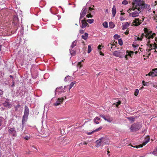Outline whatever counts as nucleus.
Listing matches in <instances>:
<instances>
[{"label":"nucleus","mask_w":157,"mask_h":157,"mask_svg":"<svg viewBox=\"0 0 157 157\" xmlns=\"http://www.w3.org/2000/svg\"><path fill=\"white\" fill-rule=\"evenodd\" d=\"M122 53L121 52L119 51H116L113 52V55L117 57H121L122 55L121 53Z\"/></svg>","instance_id":"f8f14e48"},{"label":"nucleus","mask_w":157,"mask_h":157,"mask_svg":"<svg viewBox=\"0 0 157 157\" xmlns=\"http://www.w3.org/2000/svg\"><path fill=\"white\" fill-rule=\"evenodd\" d=\"M14 86V82H13V83L12 85V86Z\"/></svg>","instance_id":"338daca9"},{"label":"nucleus","mask_w":157,"mask_h":157,"mask_svg":"<svg viewBox=\"0 0 157 157\" xmlns=\"http://www.w3.org/2000/svg\"><path fill=\"white\" fill-rule=\"evenodd\" d=\"M57 16L58 17V20H59L60 19V18H61V16H60V15H57Z\"/></svg>","instance_id":"e2e57ef3"},{"label":"nucleus","mask_w":157,"mask_h":157,"mask_svg":"<svg viewBox=\"0 0 157 157\" xmlns=\"http://www.w3.org/2000/svg\"><path fill=\"white\" fill-rule=\"evenodd\" d=\"M9 100L8 98H5L4 102L2 103L4 107L8 108H10L12 106L11 103L9 102Z\"/></svg>","instance_id":"39448f33"},{"label":"nucleus","mask_w":157,"mask_h":157,"mask_svg":"<svg viewBox=\"0 0 157 157\" xmlns=\"http://www.w3.org/2000/svg\"><path fill=\"white\" fill-rule=\"evenodd\" d=\"M77 66L79 68H81L82 67V65L81 64V62H80L78 63Z\"/></svg>","instance_id":"e433bc0d"},{"label":"nucleus","mask_w":157,"mask_h":157,"mask_svg":"<svg viewBox=\"0 0 157 157\" xmlns=\"http://www.w3.org/2000/svg\"><path fill=\"white\" fill-rule=\"evenodd\" d=\"M24 138L26 140H28L29 139V136H25V137H24Z\"/></svg>","instance_id":"5fc2aeb1"},{"label":"nucleus","mask_w":157,"mask_h":157,"mask_svg":"<svg viewBox=\"0 0 157 157\" xmlns=\"http://www.w3.org/2000/svg\"><path fill=\"white\" fill-rule=\"evenodd\" d=\"M15 129V127H13L10 128L8 130V132L10 135L13 136H17V132Z\"/></svg>","instance_id":"1a4fd4ad"},{"label":"nucleus","mask_w":157,"mask_h":157,"mask_svg":"<svg viewBox=\"0 0 157 157\" xmlns=\"http://www.w3.org/2000/svg\"><path fill=\"white\" fill-rule=\"evenodd\" d=\"M71 79V77L69 75L67 76L64 79V81L66 82Z\"/></svg>","instance_id":"7c9ffc66"},{"label":"nucleus","mask_w":157,"mask_h":157,"mask_svg":"<svg viewBox=\"0 0 157 157\" xmlns=\"http://www.w3.org/2000/svg\"><path fill=\"white\" fill-rule=\"evenodd\" d=\"M141 23V20H139V18H136L135 20L133 21L132 25L137 26L140 25Z\"/></svg>","instance_id":"9d476101"},{"label":"nucleus","mask_w":157,"mask_h":157,"mask_svg":"<svg viewBox=\"0 0 157 157\" xmlns=\"http://www.w3.org/2000/svg\"><path fill=\"white\" fill-rule=\"evenodd\" d=\"M112 15H113V17H115L116 13V8L114 6H113V8L112 9Z\"/></svg>","instance_id":"412c9836"},{"label":"nucleus","mask_w":157,"mask_h":157,"mask_svg":"<svg viewBox=\"0 0 157 157\" xmlns=\"http://www.w3.org/2000/svg\"><path fill=\"white\" fill-rule=\"evenodd\" d=\"M124 14H125V13H121V15H124Z\"/></svg>","instance_id":"774afa93"},{"label":"nucleus","mask_w":157,"mask_h":157,"mask_svg":"<svg viewBox=\"0 0 157 157\" xmlns=\"http://www.w3.org/2000/svg\"><path fill=\"white\" fill-rule=\"evenodd\" d=\"M28 117V116H25V115H24L23 116L22 122V125L23 126V127L24 124L27 119Z\"/></svg>","instance_id":"f3484780"},{"label":"nucleus","mask_w":157,"mask_h":157,"mask_svg":"<svg viewBox=\"0 0 157 157\" xmlns=\"http://www.w3.org/2000/svg\"><path fill=\"white\" fill-rule=\"evenodd\" d=\"M29 113V110L28 107L25 105V109L24 110V115L25 116H28Z\"/></svg>","instance_id":"2eb2a0df"},{"label":"nucleus","mask_w":157,"mask_h":157,"mask_svg":"<svg viewBox=\"0 0 157 157\" xmlns=\"http://www.w3.org/2000/svg\"><path fill=\"white\" fill-rule=\"evenodd\" d=\"M128 31H126L125 32V34L126 35H127L128 34Z\"/></svg>","instance_id":"69168bd1"},{"label":"nucleus","mask_w":157,"mask_h":157,"mask_svg":"<svg viewBox=\"0 0 157 157\" xmlns=\"http://www.w3.org/2000/svg\"><path fill=\"white\" fill-rule=\"evenodd\" d=\"M153 47H154L153 49L155 48H157V44L155 43H154V44L153 45Z\"/></svg>","instance_id":"de8ad7c7"},{"label":"nucleus","mask_w":157,"mask_h":157,"mask_svg":"<svg viewBox=\"0 0 157 157\" xmlns=\"http://www.w3.org/2000/svg\"><path fill=\"white\" fill-rule=\"evenodd\" d=\"M105 120L110 123L112 121L113 119L109 116H106L105 118Z\"/></svg>","instance_id":"a211bd4d"},{"label":"nucleus","mask_w":157,"mask_h":157,"mask_svg":"<svg viewBox=\"0 0 157 157\" xmlns=\"http://www.w3.org/2000/svg\"><path fill=\"white\" fill-rule=\"evenodd\" d=\"M93 10V9L91 8V7H89V10H88V11H87V13H90V11L92 10Z\"/></svg>","instance_id":"c03bdc74"},{"label":"nucleus","mask_w":157,"mask_h":157,"mask_svg":"<svg viewBox=\"0 0 157 157\" xmlns=\"http://www.w3.org/2000/svg\"><path fill=\"white\" fill-rule=\"evenodd\" d=\"M87 144V143L86 142H83V144L84 145H86Z\"/></svg>","instance_id":"0e129e2a"},{"label":"nucleus","mask_w":157,"mask_h":157,"mask_svg":"<svg viewBox=\"0 0 157 157\" xmlns=\"http://www.w3.org/2000/svg\"><path fill=\"white\" fill-rule=\"evenodd\" d=\"M113 37L114 39H118L119 38V36L118 35L115 34L114 36Z\"/></svg>","instance_id":"49530a36"},{"label":"nucleus","mask_w":157,"mask_h":157,"mask_svg":"<svg viewBox=\"0 0 157 157\" xmlns=\"http://www.w3.org/2000/svg\"><path fill=\"white\" fill-rule=\"evenodd\" d=\"M127 118L131 121L133 122L134 121L135 118L132 117H128Z\"/></svg>","instance_id":"f704fd0d"},{"label":"nucleus","mask_w":157,"mask_h":157,"mask_svg":"<svg viewBox=\"0 0 157 157\" xmlns=\"http://www.w3.org/2000/svg\"><path fill=\"white\" fill-rule=\"evenodd\" d=\"M122 4L124 5H127L128 4V2L126 0H124L122 2Z\"/></svg>","instance_id":"79ce46f5"},{"label":"nucleus","mask_w":157,"mask_h":157,"mask_svg":"<svg viewBox=\"0 0 157 157\" xmlns=\"http://www.w3.org/2000/svg\"><path fill=\"white\" fill-rule=\"evenodd\" d=\"M118 43L120 45H121L123 44V43L122 40L121 39H120L118 40Z\"/></svg>","instance_id":"ea45409f"},{"label":"nucleus","mask_w":157,"mask_h":157,"mask_svg":"<svg viewBox=\"0 0 157 157\" xmlns=\"http://www.w3.org/2000/svg\"><path fill=\"white\" fill-rule=\"evenodd\" d=\"M146 75V76H150L151 77L157 76V68L153 69L149 73Z\"/></svg>","instance_id":"0eeeda50"},{"label":"nucleus","mask_w":157,"mask_h":157,"mask_svg":"<svg viewBox=\"0 0 157 157\" xmlns=\"http://www.w3.org/2000/svg\"><path fill=\"white\" fill-rule=\"evenodd\" d=\"M156 34L155 33H153L152 35L151 34L149 35H147L146 36V37L148 39H153L154 36Z\"/></svg>","instance_id":"5701e85b"},{"label":"nucleus","mask_w":157,"mask_h":157,"mask_svg":"<svg viewBox=\"0 0 157 157\" xmlns=\"http://www.w3.org/2000/svg\"><path fill=\"white\" fill-rule=\"evenodd\" d=\"M96 143V146L98 147L101 146L108 144L109 143L108 138L105 137H101L95 141Z\"/></svg>","instance_id":"f03ea898"},{"label":"nucleus","mask_w":157,"mask_h":157,"mask_svg":"<svg viewBox=\"0 0 157 157\" xmlns=\"http://www.w3.org/2000/svg\"><path fill=\"white\" fill-rule=\"evenodd\" d=\"M100 116L101 117L103 118L105 120V117L104 115H103L102 114H101L100 115Z\"/></svg>","instance_id":"864d4df0"},{"label":"nucleus","mask_w":157,"mask_h":157,"mask_svg":"<svg viewBox=\"0 0 157 157\" xmlns=\"http://www.w3.org/2000/svg\"><path fill=\"white\" fill-rule=\"evenodd\" d=\"M150 41L149 40L147 44V45L148 46H149V47L150 48H151V49L149 50V51H148L149 52L153 49V48H151L153 47V45L152 44H150Z\"/></svg>","instance_id":"a878e982"},{"label":"nucleus","mask_w":157,"mask_h":157,"mask_svg":"<svg viewBox=\"0 0 157 157\" xmlns=\"http://www.w3.org/2000/svg\"><path fill=\"white\" fill-rule=\"evenodd\" d=\"M77 41L76 40L74 41L71 46V48H73L74 47H75L77 44Z\"/></svg>","instance_id":"393cba45"},{"label":"nucleus","mask_w":157,"mask_h":157,"mask_svg":"<svg viewBox=\"0 0 157 157\" xmlns=\"http://www.w3.org/2000/svg\"><path fill=\"white\" fill-rule=\"evenodd\" d=\"M80 33L81 34H83L84 33V31L83 30H80Z\"/></svg>","instance_id":"6e6d98bb"},{"label":"nucleus","mask_w":157,"mask_h":157,"mask_svg":"<svg viewBox=\"0 0 157 157\" xmlns=\"http://www.w3.org/2000/svg\"><path fill=\"white\" fill-rule=\"evenodd\" d=\"M141 124L140 123H137L132 124L130 128L132 132L136 131L140 129L141 127Z\"/></svg>","instance_id":"7ed1b4c3"},{"label":"nucleus","mask_w":157,"mask_h":157,"mask_svg":"<svg viewBox=\"0 0 157 157\" xmlns=\"http://www.w3.org/2000/svg\"><path fill=\"white\" fill-rule=\"evenodd\" d=\"M94 20L93 19H88L87 20L88 22L90 24H91L93 23L94 21Z\"/></svg>","instance_id":"c9c22d12"},{"label":"nucleus","mask_w":157,"mask_h":157,"mask_svg":"<svg viewBox=\"0 0 157 157\" xmlns=\"http://www.w3.org/2000/svg\"><path fill=\"white\" fill-rule=\"evenodd\" d=\"M81 23L82 25H80V26L82 29L86 27L87 25H88L84 19L81 20Z\"/></svg>","instance_id":"ddd939ff"},{"label":"nucleus","mask_w":157,"mask_h":157,"mask_svg":"<svg viewBox=\"0 0 157 157\" xmlns=\"http://www.w3.org/2000/svg\"><path fill=\"white\" fill-rule=\"evenodd\" d=\"M3 119L2 117H0V127L2 125Z\"/></svg>","instance_id":"a19ab883"},{"label":"nucleus","mask_w":157,"mask_h":157,"mask_svg":"<svg viewBox=\"0 0 157 157\" xmlns=\"http://www.w3.org/2000/svg\"><path fill=\"white\" fill-rule=\"evenodd\" d=\"M20 106V105L19 104L17 105L15 107V110H17L18 108Z\"/></svg>","instance_id":"09e8293b"},{"label":"nucleus","mask_w":157,"mask_h":157,"mask_svg":"<svg viewBox=\"0 0 157 157\" xmlns=\"http://www.w3.org/2000/svg\"><path fill=\"white\" fill-rule=\"evenodd\" d=\"M137 40H142V38H140L139 37H138L136 38Z\"/></svg>","instance_id":"603ef678"},{"label":"nucleus","mask_w":157,"mask_h":157,"mask_svg":"<svg viewBox=\"0 0 157 157\" xmlns=\"http://www.w3.org/2000/svg\"><path fill=\"white\" fill-rule=\"evenodd\" d=\"M86 17L88 18L92 17H93V16L90 13H89V14L86 15Z\"/></svg>","instance_id":"37998d69"},{"label":"nucleus","mask_w":157,"mask_h":157,"mask_svg":"<svg viewBox=\"0 0 157 157\" xmlns=\"http://www.w3.org/2000/svg\"><path fill=\"white\" fill-rule=\"evenodd\" d=\"M113 45V44H109L108 45V46L109 47H111V48H112V46Z\"/></svg>","instance_id":"4d7b16f0"},{"label":"nucleus","mask_w":157,"mask_h":157,"mask_svg":"<svg viewBox=\"0 0 157 157\" xmlns=\"http://www.w3.org/2000/svg\"><path fill=\"white\" fill-rule=\"evenodd\" d=\"M147 5L146 4L143 0H133L132 2L133 10H137L141 13L143 10L147 7Z\"/></svg>","instance_id":"f257e3e1"},{"label":"nucleus","mask_w":157,"mask_h":157,"mask_svg":"<svg viewBox=\"0 0 157 157\" xmlns=\"http://www.w3.org/2000/svg\"><path fill=\"white\" fill-rule=\"evenodd\" d=\"M101 45H98V49H99V50H101Z\"/></svg>","instance_id":"680f3d73"},{"label":"nucleus","mask_w":157,"mask_h":157,"mask_svg":"<svg viewBox=\"0 0 157 157\" xmlns=\"http://www.w3.org/2000/svg\"><path fill=\"white\" fill-rule=\"evenodd\" d=\"M87 11V9L86 8L83 7L80 14V17L79 20V23L80 22L81 20L86 15Z\"/></svg>","instance_id":"423d86ee"},{"label":"nucleus","mask_w":157,"mask_h":157,"mask_svg":"<svg viewBox=\"0 0 157 157\" xmlns=\"http://www.w3.org/2000/svg\"><path fill=\"white\" fill-rule=\"evenodd\" d=\"M132 46L134 48H136V47H138L139 46V45H135L133 44Z\"/></svg>","instance_id":"bf43d9fd"},{"label":"nucleus","mask_w":157,"mask_h":157,"mask_svg":"<svg viewBox=\"0 0 157 157\" xmlns=\"http://www.w3.org/2000/svg\"><path fill=\"white\" fill-rule=\"evenodd\" d=\"M105 120L110 123L112 121L113 119L109 116H106L105 118Z\"/></svg>","instance_id":"6ab92c4d"},{"label":"nucleus","mask_w":157,"mask_h":157,"mask_svg":"<svg viewBox=\"0 0 157 157\" xmlns=\"http://www.w3.org/2000/svg\"><path fill=\"white\" fill-rule=\"evenodd\" d=\"M55 91L56 92H58L59 93L65 92V91H64V90H63V86H61L57 88L56 89Z\"/></svg>","instance_id":"4468645a"},{"label":"nucleus","mask_w":157,"mask_h":157,"mask_svg":"<svg viewBox=\"0 0 157 157\" xmlns=\"http://www.w3.org/2000/svg\"><path fill=\"white\" fill-rule=\"evenodd\" d=\"M132 10H133V7L132 8L129 9L128 10L127 12L128 13H129V16L130 17H137L139 15V13H139V11H134V12L130 13L131 11Z\"/></svg>","instance_id":"20e7f679"},{"label":"nucleus","mask_w":157,"mask_h":157,"mask_svg":"<svg viewBox=\"0 0 157 157\" xmlns=\"http://www.w3.org/2000/svg\"><path fill=\"white\" fill-rule=\"evenodd\" d=\"M152 154L154 155H157V150L154 151L152 152Z\"/></svg>","instance_id":"a18cd8bd"},{"label":"nucleus","mask_w":157,"mask_h":157,"mask_svg":"<svg viewBox=\"0 0 157 157\" xmlns=\"http://www.w3.org/2000/svg\"><path fill=\"white\" fill-rule=\"evenodd\" d=\"M88 36V34L85 33L84 35H82V39H84L85 40H86L87 39Z\"/></svg>","instance_id":"b1692460"},{"label":"nucleus","mask_w":157,"mask_h":157,"mask_svg":"<svg viewBox=\"0 0 157 157\" xmlns=\"http://www.w3.org/2000/svg\"><path fill=\"white\" fill-rule=\"evenodd\" d=\"M70 52L71 54L73 56L75 55L76 54V51L75 50H74L73 48H71L70 49Z\"/></svg>","instance_id":"4be33fe9"},{"label":"nucleus","mask_w":157,"mask_h":157,"mask_svg":"<svg viewBox=\"0 0 157 157\" xmlns=\"http://www.w3.org/2000/svg\"><path fill=\"white\" fill-rule=\"evenodd\" d=\"M3 94V93L2 91L1 90H0V95H2Z\"/></svg>","instance_id":"13d9d810"},{"label":"nucleus","mask_w":157,"mask_h":157,"mask_svg":"<svg viewBox=\"0 0 157 157\" xmlns=\"http://www.w3.org/2000/svg\"><path fill=\"white\" fill-rule=\"evenodd\" d=\"M126 52L127 53H128V55L129 56H131V55H132L131 53L133 54V52L132 51H130V52H128V51H127ZM127 56H128V55H126L125 56V58L126 59H128Z\"/></svg>","instance_id":"bb28decb"},{"label":"nucleus","mask_w":157,"mask_h":157,"mask_svg":"<svg viewBox=\"0 0 157 157\" xmlns=\"http://www.w3.org/2000/svg\"><path fill=\"white\" fill-rule=\"evenodd\" d=\"M120 19L121 21H122L124 20V18L123 17V16H120Z\"/></svg>","instance_id":"8fccbe9b"},{"label":"nucleus","mask_w":157,"mask_h":157,"mask_svg":"<svg viewBox=\"0 0 157 157\" xmlns=\"http://www.w3.org/2000/svg\"><path fill=\"white\" fill-rule=\"evenodd\" d=\"M150 138L149 137H147L144 140L143 142V143L142 144L139 145H136V146L134 147H136V148H139L140 147H143V146L146 145L147 143L150 140Z\"/></svg>","instance_id":"6e6552de"},{"label":"nucleus","mask_w":157,"mask_h":157,"mask_svg":"<svg viewBox=\"0 0 157 157\" xmlns=\"http://www.w3.org/2000/svg\"><path fill=\"white\" fill-rule=\"evenodd\" d=\"M121 103V102L120 101H118V102H116V103H114L113 104V105H115L117 107H118V106L120 105Z\"/></svg>","instance_id":"473e14b6"},{"label":"nucleus","mask_w":157,"mask_h":157,"mask_svg":"<svg viewBox=\"0 0 157 157\" xmlns=\"http://www.w3.org/2000/svg\"><path fill=\"white\" fill-rule=\"evenodd\" d=\"M139 92V90L138 89H136V90L135 92L134 93V95L135 96H137Z\"/></svg>","instance_id":"4c0bfd02"},{"label":"nucleus","mask_w":157,"mask_h":157,"mask_svg":"<svg viewBox=\"0 0 157 157\" xmlns=\"http://www.w3.org/2000/svg\"><path fill=\"white\" fill-rule=\"evenodd\" d=\"M76 82H72L71 83L69 86V90H70L71 89L73 86L75 84Z\"/></svg>","instance_id":"c756f323"},{"label":"nucleus","mask_w":157,"mask_h":157,"mask_svg":"<svg viewBox=\"0 0 157 157\" xmlns=\"http://www.w3.org/2000/svg\"><path fill=\"white\" fill-rule=\"evenodd\" d=\"M91 48L90 45H89L88 48L87 52L88 53H90L91 51Z\"/></svg>","instance_id":"72a5a7b5"},{"label":"nucleus","mask_w":157,"mask_h":157,"mask_svg":"<svg viewBox=\"0 0 157 157\" xmlns=\"http://www.w3.org/2000/svg\"><path fill=\"white\" fill-rule=\"evenodd\" d=\"M157 4V2L156 1H155L154 3L152 4V5L154 6H155L156 4Z\"/></svg>","instance_id":"3c124183"},{"label":"nucleus","mask_w":157,"mask_h":157,"mask_svg":"<svg viewBox=\"0 0 157 157\" xmlns=\"http://www.w3.org/2000/svg\"><path fill=\"white\" fill-rule=\"evenodd\" d=\"M100 120V118L98 117H96L94 119V121L96 124H98L99 123V122H96V121H99Z\"/></svg>","instance_id":"c85d7f7f"},{"label":"nucleus","mask_w":157,"mask_h":157,"mask_svg":"<svg viewBox=\"0 0 157 157\" xmlns=\"http://www.w3.org/2000/svg\"><path fill=\"white\" fill-rule=\"evenodd\" d=\"M130 25V23L127 22H125L122 26V29L123 30L126 29Z\"/></svg>","instance_id":"dca6fc26"},{"label":"nucleus","mask_w":157,"mask_h":157,"mask_svg":"<svg viewBox=\"0 0 157 157\" xmlns=\"http://www.w3.org/2000/svg\"><path fill=\"white\" fill-rule=\"evenodd\" d=\"M109 27L111 29L113 28L115 26V25L113 22H109Z\"/></svg>","instance_id":"cd10ccee"},{"label":"nucleus","mask_w":157,"mask_h":157,"mask_svg":"<svg viewBox=\"0 0 157 157\" xmlns=\"http://www.w3.org/2000/svg\"><path fill=\"white\" fill-rule=\"evenodd\" d=\"M142 83L143 85L144 86H147L148 84V82H145L144 81H142Z\"/></svg>","instance_id":"58836bf2"},{"label":"nucleus","mask_w":157,"mask_h":157,"mask_svg":"<svg viewBox=\"0 0 157 157\" xmlns=\"http://www.w3.org/2000/svg\"><path fill=\"white\" fill-rule=\"evenodd\" d=\"M84 144H83V142H82V143H81L80 144H79V146L80 147H81Z\"/></svg>","instance_id":"052dcab7"},{"label":"nucleus","mask_w":157,"mask_h":157,"mask_svg":"<svg viewBox=\"0 0 157 157\" xmlns=\"http://www.w3.org/2000/svg\"><path fill=\"white\" fill-rule=\"evenodd\" d=\"M102 128L101 127H100L99 128L95 129V130L91 132H87V134L88 135H90L92 134L93 132H98Z\"/></svg>","instance_id":"aec40b11"},{"label":"nucleus","mask_w":157,"mask_h":157,"mask_svg":"<svg viewBox=\"0 0 157 157\" xmlns=\"http://www.w3.org/2000/svg\"><path fill=\"white\" fill-rule=\"evenodd\" d=\"M64 99L63 98H58L56 102L53 104V105L55 106H57L61 104L63 102Z\"/></svg>","instance_id":"9b49d317"},{"label":"nucleus","mask_w":157,"mask_h":157,"mask_svg":"<svg viewBox=\"0 0 157 157\" xmlns=\"http://www.w3.org/2000/svg\"><path fill=\"white\" fill-rule=\"evenodd\" d=\"M103 25L104 27L105 28H107L108 27V23L106 21L104 22L103 23Z\"/></svg>","instance_id":"2f4dec72"}]
</instances>
